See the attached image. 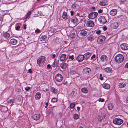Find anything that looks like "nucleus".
<instances>
[{"label": "nucleus", "mask_w": 128, "mask_h": 128, "mask_svg": "<svg viewBox=\"0 0 128 128\" xmlns=\"http://www.w3.org/2000/svg\"><path fill=\"white\" fill-rule=\"evenodd\" d=\"M53 58H54L56 57V55L55 54H54L52 55Z\"/></svg>", "instance_id": "63"}, {"label": "nucleus", "mask_w": 128, "mask_h": 128, "mask_svg": "<svg viewBox=\"0 0 128 128\" xmlns=\"http://www.w3.org/2000/svg\"><path fill=\"white\" fill-rule=\"evenodd\" d=\"M60 40V39L59 38L56 37L54 39V42L56 43H58L59 42Z\"/></svg>", "instance_id": "36"}, {"label": "nucleus", "mask_w": 128, "mask_h": 128, "mask_svg": "<svg viewBox=\"0 0 128 128\" xmlns=\"http://www.w3.org/2000/svg\"><path fill=\"white\" fill-rule=\"evenodd\" d=\"M74 55H72V56H70L69 57V58L70 59H71L72 60L74 59Z\"/></svg>", "instance_id": "45"}, {"label": "nucleus", "mask_w": 128, "mask_h": 128, "mask_svg": "<svg viewBox=\"0 0 128 128\" xmlns=\"http://www.w3.org/2000/svg\"><path fill=\"white\" fill-rule=\"evenodd\" d=\"M72 8L74 9H77L79 8V6L78 4H74L72 6Z\"/></svg>", "instance_id": "33"}, {"label": "nucleus", "mask_w": 128, "mask_h": 128, "mask_svg": "<svg viewBox=\"0 0 128 128\" xmlns=\"http://www.w3.org/2000/svg\"><path fill=\"white\" fill-rule=\"evenodd\" d=\"M102 10L101 9L99 10H98V12L99 13H100V14L102 13Z\"/></svg>", "instance_id": "54"}, {"label": "nucleus", "mask_w": 128, "mask_h": 128, "mask_svg": "<svg viewBox=\"0 0 128 128\" xmlns=\"http://www.w3.org/2000/svg\"><path fill=\"white\" fill-rule=\"evenodd\" d=\"M104 71L105 72L108 73H111L112 71V68H105L104 69Z\"/></svg>", "instance_id": "19"}, {"label": "nucleus", "mask_w": 128, "mask_h": 128, "mask_svg": "<svg viewBox=\"0 0 128 128\" xmlns=\"http://www.w3.org/2000/svg\"><path fill=\"white\" fill-rule=\"evenodd\" d=\"M105 40V37L103 36H100L98 39V41H99L100 44H101L102 42H104Z\"/></svg>", "instance_id": "9"}, {"label": "nucleus", "mask_w": 128, "mask_h": 128, "mask_svg": "<svg viewBox=\"0 0 128 128\" xmlns=\"http://www.w3.org/2000/svg\"><path fill=\"white\" fill-rule=\"evenodd\" d=\"M87 34L88 32L86 30H82L80 31V35L83 38L86 37L87 36Z\"/></svg>", "instance_id": "6"}, {"label": "nucleus", "mask_w": 128, "mask_h": 128, "mask_svg": "<svg viewBox=\"0 0 128 128\" xmlns=\"http://www.w3.org/2000/svg\"><path fill=\"white\" fill-rule=\"evenodd\" d=\"M55 78L56 81L60 82L62 79V76L61 74H58L56 75Z\"/></svg>", "instance_id": "7"}, {"label": "nucleus", "mask_w": 128, "mask_h": 128, "mask_svg": "<svg viewBox=\"0 0 128 128\" xmlns=\"http://www.w3.org/2000/svg\"><path fill=\"white\" fill-rule=\"evenodd\" d=\"M101 31L100 30H99L96 31V34H100Z\"/></svg>", "instance_id": "46"}, {"label": "nucleus", "mask_w": 128, "mask_h": 128, "mask_svg": "<svg viewBox=\"0 0 128 128\" xmlns=\"http://www.w3.org/2000/svg\"><path fill=\"white\" fill-rule=\"evenodd\" d=\"M96 57V55L95 54H94L91 57V59L92 60L94 58H95Z\"/></svg>", "instance_id": "52"}, {"label": "nucleus", "mask_w": 128, "mask_h": 128, "mask_svg": "<svg viewBox=\"0 0 128 128\" xmlns=\"http://www.w3.org/2000/svg\"><path fill=\"white\" fill-rule=\"evenodd\" d=\"M67 65L66 63H64L62 66L61 68L63 69H65L66 68Z\"/></svg>", "instance_id": "37"}, {"label": "nucleus", "mask_w": 128, "mask_h": 128, "mask_svg": "<svg viewBox=\"0 0 128 128\" xmlns=\"http://www.w3.org/2000/svg\"><path fill=\"white\" fill-rule=\"evenodd\" d=\"M58 62L59 60L56 59L52 64L53 67L54 68L56 67L58 64Z\"/></svg>", "instance_id": "29"}, {"label": "nucleus", "mask_w": 128, "mask_h": 128, "mask_svg": "<svg viewBox=\"0 0 128 128\" xmlns=\"http://www.w3.org/2000/svg\"><path fill=\"white\" fill-rule=\"evenodd\" d=\"M100 79L101 80H102L103 79V78L102 77H101V78H100Z\"/></svg>", "instance_id": "64"}, {"label": "nucleus", "mask_w": 128, "mask_h": 128, "mask_svg": "<svg viewBox=\"0 0 128 128\" xmlns=\"http://www.w3.org/2000/svg\"><path fill=\"white\" fill-rule=\"evenodd\" d=\"M86 25L87 26L89 27H92L94 26V22L92 20H88L87 22Z\"/></svg>", "instance_id": "11"}, {"label": "nucleus", "mask_w": 128, "mask_h": 128, "mask_svg": "<svg viewBox=\"0 0 128 128\" xmlns=\"http://www.w3.org/2000/svg\"><path fill=\"white\" fill-rule=\"evenodd\" d=\"M58 114L61 117L62 115V113H61V112H60L58 113Z\"/></svg>", "instance_id": "57"}, {"label": "nucleus", "mask_w": 128, "mask_h": 128, "mask_svg": "<svg viewBox=\"0 0 128 128\" xmlns=\"http://www.w3.org/2000/svg\"><path fill=\"white\" fill-rule=\"evenodd\" d=\"M31 13V11H30L28 12L26 14V19L28 18L29 16L30 15Z\"/></svg>", "instance_id": "44"}, {"label": "nucleus", "mask_w": 128, "mask_h": 128, "mask_svg": "<svg viewBox=\"0 0 128 128\" xmlns=\"http://www.w3.org/2000/svg\"><path fill=\"white\" fill-rule=\"evenodd\" d=\"M70 12L71 13V16H72L73 15V13L74 12L72 11H71Z\"/></svg>", "instance_id": "58"}, {"label": "nucleus", "mask_w": 128, "mask_h": 128, "mask_svg": "<svg viewBox=\"0 0 128 128\" xmlns=\"http://www.w3.org/2000/svg\"><path fill=\"white\" fill-rule=\"evenodd\" d=\"M52 101L54 102H56L57 101V99L56 98H52Z\"/></svg>", "instance_id": "41"}, {"label": "nucleus", "mask_w": 128, "mask_h": 128, "mask_svg": "<svg viewBox=\"0 0 128 128\" xmlns=\"http://www.w3.org/2000/svg\"><path fill=\"white\" fill-rule=\"evenodd\" d=\"M14 101V100L12 99H10L8 100V103L9 104H11L13 103Z\"/></svg>", "instance_id": "43"}, {"label": "nucleus", "mask_w": 128, "mask_h": 128, "mask_svg": "<svg viewBox=\"0 0 128 128\" xmlns=\"http://www.w3.org/2000/svg\"><path fill=\"white\" fill-rule=\"evenodd\" d=\"M84 59L83 55H80L79 56L76 58V60L78 62H81Z\"/></svg>", "instance_id": "13"}, {"label": "nucleus", "mask_w": 128, "mask_h": 128, "mask_svg": "<svg viewBox=\"0 0 128 128\" xmlns=\"http://www.w3.org/2000/svg\"><path fill=\"white\" fill-rule=\"evenodd\" d=\"M107 106L108 109L109 110H112L114 107L113 105L110 103L108 104Z\"/></svg>", "instance_id": "28"}, {"label": "nucleus", "mask_w": 128, "mask_h": 128, "mask_svg": "<svg viewBox=\"0 0 128 128\" xmlns=\"http://www.w3.org/2000/svg\"><path fill=\"white\" fill-rule=\"evenodd\" d=\"M113 122L114 124L118 125L121 124L123 122V120L120 118H115Z\"/></svg>", "instance_id": "4"}, {"label": "nucleus", "mask_w": 128, "mask_h": 128, "mask_svg": "<svg viewBox=\"0 0 128 128\" xmlns=\"http://www.w3.org/2000/svg\"><path fill=\"white\" fill-rule=\"evenodd\" d=\"M51 66L50 65L48 64L47 66V68H50Z\"/></svg>", "instance_id": "61"}, {"label": "nucleus", "mask_w": 128, "mask_h": 128, "mask_svg": "<svg viewBox=\"0 0 128 128\" xmlns=\"http://www.w3.org/2000/svg\"><path fill=\"white\" fill-rule=\"evenodd\" d=\"M121 48L123 50H127L128 49V44L123 43L120 45Z\"/></svg>", "instance_id": "10"}, {"label": "nucleus", "mask_w": 128, "mask_h": 128, "mask_svg": "<svg viewBox=\"0 0 128 128\" xmlns=\"http://www.w3.org/2000/svg\"><path fill=\"white\" fill-rule=\"evenodd\" d=\"M41 97V94L39 92H37L35 96V99L38 100L40 99Z\"/></svg>", "instance_id": "18"}, {"label": "nucleus", "mask_w": 128, "mask_h": 128, "mask_svg": "<svg viewBox=\"0 0 128 128\" xmlns=\"http://www.w3.org/2000/svg\"><path fill=\"white\" fill-rule=\"evenodd\" d=\"M104 99H102L100 98L98 100V101L99 102H103L104 101Z\"/></svg>", "instance_id": "47"}, {"label": "nucleus", "mask_w": 128, "mask_h": 128, "mask_svg": "<svg viewBox=\"0 0 128 128\" xmlns=\"http://www.w3.org/2000/svg\"><path fill=\"white\" fill-rule=\"evenodd\" d=\"M24 26V28L25 30L26 28V24H24L23 25Z\"/></svg>", "instance_id": "55"}, {"label": "nucleus", "mask_w": 128, "mask_h": 128, "mask_svg": "<svg viewBox=\"0 0 128 128\" xmlns=\"http://www.w3.org/2000/svg\"><path fill=\"white\" fill-rule=\"evenodd\" d=\"M91 70L90 69L88 68H86L84 69L83 70V72L84 74H88L91 72Z\"/></svg>", "instance_id": "8"}, {"label": "nucleus", "mask_w": 128, "mask_h": 128, "mask_svg": "<svg viewBox=\"0 0 128 128\" xmlns=\"http://www.w3.org/2000/svg\"><path fill=\"white\" fill-rule=\"evenodd\" d=\"M56 31V30L54 28H52L50 29V30L49 31L48 34H50V33H54Z\"/></svg>", "instance_id": "38"}, {"label": "nucleus", "mask_w": 128, "mask_h": 128, "mask_svg": "<svg viewBox=\"0 0 128 128\" xmlns=\"http://www.w3.org/2000/svg\"><path fill=\"white\" fill-rule=\"evenodd\" d=\"M74 119L77 120L78 118V115L77 114H74Z\"/></svg>", "instance_id": "39"}, {"label": "nucleus", "mask_w": 128, "mask_h": 128, "mask_svg": "<svg viewBox=\"0 0 128 128\" xmlns=\"http://www.w3.org/2000/svg\"><path fill=\"white\" fill-rule=\"evenodd\" d=\"M125 67L126 68H128V62L126 64L125 66Z\"/></svg>", "instance_id": "51"}, {"label": "nucleus", "mask_w": 128, "mask_h": 128, "mask_svg": "<svg viewBox=\"0 0 128 128\" xmlns=\"http://www.w3.org/2000/svg\"><path fill=\"white\" fill-rule=\"evenodd\" d=\"M98 15V13L96 12H93L90 13L88 16L90 19H92L95 18Z\"/></svg>", "instance_id": "3"}, {"label": "nucleus", "mask_w": 128, "mask_h": 128, "mask_svg": "<svg viewBox=\"0 0 128 128\" xmlns=\"http://www.w3.org/2000/svg\"><path fill=\"white\" fill-rule=\"evenodd\" d=\"M75 36L76 35L74 33H72L71 34L70 36L72 38H74L75 37Z\"/></svg>", "instance_id": "42"}, {"label": "nucleus", "mask_w": 128, "mask_h": 128, "mask_svg": "<svg viewBox=\"0 0 128 128\" xmlns=\"http://www.w3.org/2000/svg\"><path fill=\"white\" fill-rule=\"evenodd\" d=\"M66 56V54H62L60 58V60L61 61H64L65 60Z\"/></svg>", "instance_id": "23"}, {"label": "nucleus", "mask_w": 128, "mask_h": 128, "mask_svg": "<svg viewBox=\"0 0 128 128\" xmlns=\"http://www.w3.org/2000/svg\"><path fill=\"white\" fill-rule=\"evenodd\" d=\"M126 102L128 104V97L126 98Z\"/></svg>", "instance_id": "60"}, {"label": "nucleus", "mask_w": 128, "mask_h": 128, "mask_svg": "<svg viewBox=\"0 0 128 128\" xmlns=\"http://www.w3.org/2000/svg\"><path fill=\"white\" fill-rule=\"evenodd\" d=\"M100 5L101 6H105L108 4L107 0H102L100 2Z\"/></svg>", "instance_id": "16"}, {"label": "nucleus", "mask_w": 128, "mask_h": 128, "mask_svg": "<svg viewBox=\"0 0 128 128\" xmlns=\"http://www.w3.org/2000/svg\"><path fill=\"white\" fill-rule=\"evenodd\" d=\"M118 23L117 22H114L112 24L111 26L114 29H116L118 26Z\"/></svg>", "instance_id": "12"}, {"label": "nucleus", "mask_w": 128, "mask_h": 128, "mask_svg": "<svg viewBox=\"0 0 128 128\" xmlns=\"http://www.w3.org/2000/svg\"><path fill=\"white\" fill-rule=\"evenodd\" d=\"M47 37L46 36L44 35L42 36L40 38V40L42 41L45 42Z\"/></svg>", "instance_id": "31"}, {"label": "nucleus", "mask_w": 128, "mask_h": 128, "mask_svg": "<svg viewBox=\"0 0 128 128\" xmlns=\"http://www.w3.org/2000/svg\"><path fill=\"white\" fill-rule=\"evenodd\" d=\"M107 58L106 55L104 54L100 58V60L102 62H105L107 60Z\"/></svg>", "instance_id": "15"}, {"label": "nucleus", "mask_w": 128, "mask_h": 128, "mask_svg": "<svg viewBox=\"0 0 128 128\" xmlns=\"http://www.w3.org/2000/svg\"><path fill=\"white\" fill-rule=\"evenodd\" d=\"M10 34L7 32H5L3 34V36L6 38H8L10 37Z\"/></svg>", "instance_id": "30"}, {"label": "nucleus", "mask_w": 128, "mask_h": 128, "mask_svg": "<svg viewBox=\"0 0 128 128\" xmlns=\"http://www.w3.org/2000/svg\"><path fill=\"white\" fill-rule=\"evenodd\" d=\"M40 114H35L33 116V118L34 120H37L40 118Z\"/></svg>", "instance_id": "20"}, {"label": "nucleus", "mask_w": 128, "mask_h": 128, "mask_svg": "<svg viewBox=\"0 0 128 128\" xmlns=\"http://www.w3.org/2000/svg\"><path fill=\"white\" fill-rule=\"evenodd\" d=\"M94 37L93 35H91L89 36L87 38L88 40L91 42L94 40Z\"/></svg>", "instance_id": "32"}, {"label": "nucleus", "mask_w": 128, "mask_h": 128, "mask_svg": "<svg viewBox=\"0 0 128 128\" xmlns=\"http://www.w3.org/2000/svg\"><path fill=\"white\" fill-rule=\"evenodd\" d=\"M28 72L30 73H32V71L31 69H30L28 70Z\"/></svg>", "instance_id": "56"}, {"label": "nucleus", "mask_w": 128, "mask_h": 128, "mask_svg": "<svg viewBox=\"0 0 128 128\" xmlns=\"http://www.w3.org/2000/svg\"><path fill=\"white\" fill-rule=\"evenodd\" d=\"M77 110L79 111L80 110V107H77Z\"/></svg>", "instance_id": "62"}, {"label": "nucleus", "mask_w": 128, "mask_h": 128, "mask_svg": "<svg viewBox=\"0 0 128 128\" xmlns=\"http://www.w3.org/2000/svg\"><path fill=\"white\" fill-rule=\"evenodd\" d=\"M81 90L82 92L85 94H86L88 92V90L85 88H82L81 89Z\"/></svg>", "instance_id": "34"}, {"label": "nucleus", "mask_w": 128, "mask_h": 128, "mask_svg": "<svg viewBox=\"0 0 128 128\" xmlns=\"http://www.w3.org/2000/svg\"><path fill=\"white\" fill-rule=\"evenodd\" d=\"M103 87L106 89H108L110 87V86L109 84H103L102 85Z\"/></svg>", "instance_id": "24"}, {"label": "nucleus", "mask_w": 128, "mask_h": 128, "mask_svg": "<svg viewBox=\"0 0 128 128\" xmlns=\"http://www.w3.org/2000/svg\"><path fill=\"white\" fill-rule=\"evenodd\" d=\"M3 20V17L1 16L0 17V21H2Z\"/></svg>", "instance_id": "59"}, {"label": "nucleus", "mask_w": 128, "mask_h": 128, "mask_svg": "<svg viewBox=\"0 0 128 128\" xmlns=\"http://www.w3.org/2000/svg\"><path fill=\"white\" fill-rule=\"evenodd\" d=\"M102 28L104 31H105L107 30L106 27V26H103L102 27Z\"/></svg>", "instance_id": "53"}, {"label": "nucleus", "mask_w": 128, "mask_h": 128, "mask_svg": "<svg viewBox=\"0 0 128 128\" xmlns=\"http://www.w3.org/2000/svg\"><path fill=\"white\" fill-rule=\"evenodd\" d=\"M118 87L120 88H124L126 86V84L124 82L119 83L118 85Z\"/></svg>", "instance_id": "27"}, {"label": "nucleus", "mask_w": 128, "mask_h": 128, "mask_svg": "<svg viewBox=\"0 0 128 128\" xmlns=\"http://www.w3.org/2000/svg\"><path fill=\"white\" fill-rule=\"evenodd\" d=\"M35 32L37 33H39L40 32V30L38 29H37L36 30Z\"/></svg>", "instance_id": "50"}, {"label": "nucleus", "mask_w": 128, "mask_h": 128, "mask_svg": "<svg viewBox=\"0 0 128 128\" xmlns=\"http://www.w3.org/2000/svg\"><path fill=\"white\" fill-rule=\"evenodd\" d=\"M75 106L74 103H72L70 105V108H73Z\"/></svg>", "instance_id": "40"}, {"label": "nucleus", "mask_w": 128, "mask_h": 128, "mask_svg": "<svg viewBox=\"0 0 128 128\" xmlns=\"http://www.w3.org/2000/svg\"><path fill=\"white\" fill-rule=\"evenodd\" d=\"M117 12V10L115 9L111 10L110 12V14L112 16H114L116 14Z\"/></svg>", "instance_id": "14"}, {"label": "nucleus", "mask_w": 128, "mask_h": 128, "mask_svg": "<svg viewBox=\"0 0 128 128\" xmlns=\"http://www.w3.org/2000/svg\"><path fill=\"white\" fill-rule=\"evenodd\" d=\"M71 21L75 24H77L78 22V20L76 17L72 18L71 19Z\"/></svg>", "instance_id": "22"}, {"label": "nucleus", "mask_w": 128, "mask_h": 128, "mask_svg": "<svg viewBox=\"0 0 128 128\" xmlns=\"http://www.w3.org/2000/svg\"><path fill=\"white\" fill-rule=\"evenodd\" d=\"M98 20L101 24H103L107 21L105 17L103 16H100Z\"/></svg>", "instance_id": "5"}, {"label": "nucleus", "mask_w": 128, "mask_h": 128, "mask_svg": "<svg viewBox=\"0 0 128 128\" xmlns=\"http://www.w3.org/2000/svg\"><path fill=\"white\" fill-rule=\"evenodd\" d=\"M46 58L45 57L42 56L37 60V64L39 66H41L44 64Z\"/></svg>", "instance_id": "1"}, {"label": "nucleus", "mask_w": 128, "mask_h": 128, "mask_svg": "<svg viewBox=\"0 0 128 128\" xmlns=\"http://www.w3.org/2000/svg\"><path fill=\"white\" fill-rule=\"evenodd\" d=\"M30 87H28L27 88H25V89L26 90L28 91L29 90H30Z\"/></svg>", "instance_id": "49"}, {"label": "nucleus", "mask_w": 128, "mask_h": 128, "mask_svg": "<svg viewBox=\"0 0 128 128\" xmlns=\"http://www.w3.org/2000/svg\"><path fill=\"white\" fill-rule=\"evenodd\" d=\"M20 27L19 26H18L16 27V29L17 30H18L20 28Z\"/></svg>", "instance_id": "48"}, {"label": "nucleus", "mask_w": 128, "mask_h": 128, "mask_svg": "<svg viewBox=\"0 0 128 128\" xmlns=\"http://www.w3.org/2000/svg\"><path fill=\"white\" fill-rule=\"evenodd\" d=\"M91 55V53L88 52L86 53L83 55L84 59L86 60L88 59L90 56Z\"/></svg>", "instance_id": "17"}, {"label": "nucleus", "mask_w": 128, "mask_h": 128, "mask_svg": "<svg viewBox=\"0 0 128 128\" xmlns=\"http://www.w3.org/2000/svg\"><path fill=\"white\" fill-rule=\"evenodd\" d=\"M17 41L16 39L12 38L10 40V43L12 45H15L16 44L17 42Z\"/></svg>", "instance_id": "21"}, {"label": "nucleus", "mask_w": 128, "mask_h": 128, "mask_svg": "<svg viewBox=\"0 0 128 128\" xmlns=\"http://www.w3.org/2000/svg\"><path fill=\"white\" fill-rule=\"evenodd\" d=\"M62 17L64 19H67L68 17V16L67 15V13L65 12H64Z\"/></svg>", "instance_id": "26"}, {"label": "nucleus", "mask_w": 128, "mask_h": 128, "mask_svg": "<svg viewBox=\"0 0 128 128\" xmlns=\"http://www.w3.org/2000/svg\"><path fill=\"white\" fill-rule=\"evenodd\" d=\"M105 116H98V120L101 122L102 120L104 119Z\"/></svg>", "instance_id": "35"}, {"label": "nucleus", "mask_w": 128, "mask_h": 128, "mask_svg": "<svg viewBox=\"0 0 128 128\" xmlns=\"http://www.w3.org/2000/svg\"><path fill=\"white\" fill-rule=\"evenodd\" d=\"M116 61L118 63L121 62L124 59L123 56L121 54H118L117 55L115 58Z\"/></svg>", "instance_id": "2"}, {"label": "nucleus", "mask_w": 128, "mask_h": 128, "mask_svg": "<svg viewBox=\"0 0 128 128\" xmlns=\"http://www.w3.org/2000/svg\"><path fill=\"white\" fill-rule=\"evenodd\" d=\"M51 91L52 93L54 94H57L58 92L57 89L54 87H52L51 88Z\"/></svg>", "instance_id": "25"}]
</instances>
